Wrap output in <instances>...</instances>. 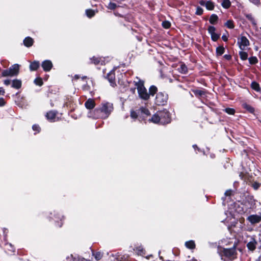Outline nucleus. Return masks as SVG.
<instances>
[{
  "instance_id": "38",
  "label": "nucleus",
  "mask_w": 261,
  "mask_h": 261,
  "mask_svg": "<svg viewBox=\"0 0 261 261\" xmlns=\"http://www.w3.org/2000/svg\"><path fill=\"white\" fill-rule=\"evenodd\" d=\"M101 257H102V254L100 252L96 253L95 254V258L97 260L100 259L101 258Z\"/></svg>"
},
{
  "instance_id": "31",
  "label": "nucleus",
  "mask_w": 261,
  "mask_h": 261,
  "mask_svg": "<svg viewBox=\"0 0 261 261\" xmlns=\"http://www.w3.org/2000/svg\"><path fill=\"white\" fill-rule=\"evenodd\" d=\"M171 24L168 21H164L162 22V26L165 29H168L170 27Z\"/></svg>"
},
{
  "instance_id": "37",
  "label": "nucleus",
  "mask_w": 261,
  "mask_h": 261,
  "mask_svg": "<svg viewBox=\"0 0 261 261\" xmlns=\"http://www.w3.org/2000/svg\"><path fill=\"white\" fill-rule=\"evenodd\" d=\"M196 13L198 15H201L203 13V10L200 7H197Z\"/></svg>"
},
{
  "instance_id": "23",
  "label": "nucleus",
  "mask_w": 261,
  "mask_h": 261,
  "mask_svg": "<svg viewBox=\"0 0 261 261\" xmlns=\"http://www.w3.org/2000/svg\"><path fill=\"white\" fill-rule=\"evenodd\" d=\"M136 252L138 255H143L144 254V249L141 246L136 248Z\"/></svg>"
},
{
  "instance_id": "5",
  "label": "nucleus",
  "mask_w": 261,
  "mask_h": 261,
  "mask_svg": "<svg viewBox=\"0 0 261 261\" xmlns=\"http://www.w3.org/2000/svg\"><path fill=\"white\" fill-rule=\"evenodd\" d=\"M167 95L162 93H159L157 94L155 102L158 105H164L167 101Z\"/></svg>"
},
{
  "instance_id": "12",
  "label": "nucleus",
  "mask_w": 261,
  "mask_h": 261,
  "mask_svg": "<svg viewBox=\"0 0 261 261\" xmlns=\"http://www.w3.org/2000/svg\"><path fill=\"white\" fill-rule=\"evenodd\" d=\"M256 241L252 239V240L247 244V247L250 250L253 251L256 248Z\"/></svg>"
},
{
  "instance_id": "8",
  "label": "nucleus",
  "mask_w": 261,
  "mask_h": 261,
  "mask_svg": "<svg viewBox=\"0 0 261 261\" xmlns=\"http://www.w3.org/2000/svg\"><path fill=\"white\" fill-rule=\"evenodd\" d=\"M247 220L252 224L259 223L261 221L260 215H251L248 217Z\"/></svg>"
},
{
  "instance_id": "2",
  "label": "nucleus",
  "mask_w": 261,
  "mask_h": 261,
  "mask_svg": "<svg viewBox=\"0 0 261 261\" xmlns=\"http://www.w3.org/2000/svg\"><path fill=\"white\" fill-rule=\"evenodd\" d=\"M136 86L137 88L139 97L144 100L148 99L149 98V95L148 94L146 89L144 86L143 82L141 81L136 82Z\"/></svg>"
},
{
  "instance_id": "51",
  "label": "nucleus",
  "mask_w": 261,
  "mask_h": 261,
  "mask_svg": "<svg viewBox=\"0 0 261 261\" xmlns=\"http://www.w3.org/2000/svg\"><path fill=\"white\" fill-rule=\"evenodd\" d=\"M200 95H201L202 94V92L201 91H200L199 93H198Z\"/></svg>"
},
{
  "instance_id": "36",
  "label": "nucleus",
  "mask_w": 261,
  "mask_h": 261,
  "mask_svg": "<svg viewBox=\"0 0 261 261\" xmlns=\"http://www.w3.org/2000/svg\"><path fill=\"white\" fill-rule=\"evenodd\" d=\"M249 62L250 64H255L257 62V59L256 57H252L249 59Z\"/></svg>"
},
{
  "instance_id": "10",
  "label": "nucleus",
  "mask_w": 261,
  "mask_h": 261,
  "mask_svg": "<svg viewBox=\"0 0 261 261\" xmlns=\"http://www.w3.org/2000/svg\"><path fill=\"white\" fill-rule=\"evenodd\" d=\"M199 3L201 6H205L208 10H212L214 9V5L213 3L210 1L205 2L201 1Z\"/></svg>"
},
{
  "instance_id": "21",
  "label": "nucleus",
  "mask_w": 261,
  "mask_h": 261,
  "mask_svg": "<svg viewBox=\"0 0 261 261\" xmlns=\"http://www.w3.org/2000/svg\"><path fill=\"white\" fill-rule=\"evenodd\" d=\"M222 5L224 8H228L230 6V2L229 0H224L222 3Z\"/></svg>"
},
{
  "instance_id": "39",
  "label": "nucleus",
  "mask_w": 261,
  "mask_h": 261,
  "mask_svg": "<svg viewBox=\"0 0 261 261\" xmlns=\"http://www.w3.org/2000/svg\"><path fill=\"white\" fill-rule=\"evenodd\" d=\"M33 129L34 130V131H37L38 132H39L40 130V127L37 125H34L33 126Z\"/></svg>"
},
{
  "instance_id": "4",
  "label": "nucleus",
  "mask_w": 261,
  "mask_h": 261,
  "mask_svg": "<svg viewBox=\"0 0 261 261\" xmlns=\"http://www.w3.org/2000/svg\"><path fill=\"white\" fill-rule=\"evenodd\" d=\"M113 109V105L112 103L107 102L103 103L99 111L104 114V117H107Z\"/></svg>"
},
{
  "instance_id": "29",
  "label": "nucleus",
  "mask_w": 261,
  "mask_h": 261,
  "mask_svg": "<svg viewBox=\"0 0 261 261\" xmlns=\"http://www.w3.org/2000/svg\"><path fill=\"white\" fill-rule=\"evenodd\" d=\"M251 87L252 89L256 91H258L259 89V85L256 82H252L251 84Z\"/></svg>"
},
{
  "instance_id": "28",
  "label": "nucleus",
  "mask_w": 261,
  "mask_h": 261,
  "mask_svg": "<svg viewBox=\"0 0 261 261\" xmlns=\"http://www.w3.org/2000/svg\"><path fill=\"white\" fill-rule=\"evenodd\" d=\"M156 90H157V88L155 86H151L149 88L150 94L151 95H153L156 92Z\"/></svg>"
},
{
  "instance_id": "30",
  "label": "nucleus",
  "mask_w": 261,
  "mask_h": 261,
  "mask_svg": "<svg viewBox=\"0 0 261 261\" xmlns=\"http://www.w3.org/2000/svg\"><path fill=\"white\" fill-rule=\"evenodd\" d=\"M116 7V4L112 2H110L108 5L107 6V8L111 10L115 9Z\"/></svg>"
},
{
  "instance_id": "14",
  "label": "nucleus",
  "mask_w": 261,
  "mask_h": 261,
  "mask_svg": "<svg viewBox=\"0 0 261 261\" xmlns=\"http://www.w3.org/2000/svg\"><path fill=\"white\" fill-rule=\"evenodd\" d=\"M12 87L14 88L19 89L21 87V82L19 80H14L12 81Z\"/></svg>"
},
{
  "instance_id": "20",
  "label": "nucleus",
  "mask_w": 261,
  "mask_h": 261,
  "mask_svg": "<svg viewBox=\"0 0 261 261\" xmlns=\"http://www.w3.org/2000/svg\"><path fill=\"white\" fill-rule=\"evenodd\" d=\"M225 25L230 29L234 28V27L232 20H227L226 22Z\"/></svg>"
},
{
  "instance_id": "47",
  "label": "nucleus",
  "mask_w": 261,
  "mask_h": 261,
  "mask_svg": "<svg viewBox=\"0 0 261 261\" xmlns=\"http://www.w3.org/2000/svg\"><path fill=\"white\" fill-rule=\"evenodd\" d=\"M222 39L224 41H226L227 40V38L226 36H222Z\"/></svg>"
},
{
  "instance_id": "33",
  "label": "nucleus",
  "mask_w": 261,
  "mask_h": 261,
  "mask_svg": "<svg viewBox=\"0 0 261 261\" xmlns=\"http://www.w3.org/2000/svg\"><path fill=\"white\" fill-rule=\"evenodd\" d=\"M34 83L36 85L41 86L43 84L42 79L41 78H37L34 80Z\"/></svg>"
},
{
  "instance_id": "7",
  "label": "nucleus",
  "mask_w": 261,
  "mask_h": 261,
  "mask_svg": "<svg viewBox=\"0 0 261 261\" xmlns=\"http://www.w3.org/2000/svg\"><path fill=\"white\" fill-rule=\"evenodd\" d=\"M244 218H240L238 222H237L234 225L235 231L238 233L242 232L245 229V224L244 223Z\"/></svg>"
},
{
  "instance_id": "18",
  "label": "nucleus",
  "mask_w": 261,
  "mask_h": 261,
  "mask_svg": "<svg viewBox=\"0 0 261 261\" xmlns=\"http://www.w3.org/2000/svg\"><path fill=\"white\" fill-rule=\"evenodd\" d=\"M243 107L250 113L254 112V109L249 105L244 103L243 104Z\"/></svg>"
},
{
  "instance_id": "44",
  "label": "nucleus",
  "mask_w": 261,
  "mask_h": 261,
  "mask_svg": "<svg viewBox=\"0 0 261 261\" xmlns=\"http://www.w3.org/2000/svg\"><path fill=\"white\" fill-rule=\"evenodd\" d=\"M11 83V81L9 80H6L4 81V84L6 85H9Z\"/></svg>"
},
{
  "instance_id": "11",
  "label": "nucleus",
  "mask_w": 261,
  "mask_h": 261,
  "mask_svg": "<svg viewBox=\"0 0 261 261\" xmlns=\"http://www.w3.org/2000/svg\"><path fill=\"white\" fill-rule=\"evenodd\" d=\"M85 106L88 109H92L95 107V102L92 99H89L85 102Z\"/></svg>"
},
{
  "instance_id": "24",
  "label": "nucleus",
  "mask_w": 261,
  "mask_h": 261,
  "mask_svg": "<svg viewBox=\"0 0 261 261\" xmlns=\"http://www.w3.org/2000/svg\"><path fill=\"white\" fill-rule=\"evenodd\" d=\"M246 17L248 19V20L250 21V22L252 23V24L254 26H256V21H255V19H254V18L252 17V15H247Z\"/></svg>"
},
{
  "instance_id": "26",
  "label": "nucleus",
  "mask_w": 261,
  "mask_h": 261,
  "mask_svg": "<svg viewBox=\"0 0 261 261\" xmlns=\"http://www.w3.org/2000/svg\"><path fill=\"white\" fill-rule=\"evenodd\" d=\"M224 48L222 46H219L216 49V52L217 55H221L224 53Z\"/></svg>"
},
{
  "instance_id": "16",
  "label": "nucleus",
  "mask_w": 261,
  "mask_h": 261,
  "mask_svg": "<svg viewBox=\"0 0 261 261\" xmlns=\"http://www.w3.org/2000/svg\"><path fill=\"white\" fill-rule=\"evenodd\" d=\"M56 115V114L55 112L49 111L46 114V117L48 120L52 121L55 118Z\"/></svg>"
},
{
  "instance_id": "3",
  "label": "nucleus",
  "mask_w": 261,
  "mask_h": 261,
  "mask_svg": "<svg viewBox=\"0 0 261 261\" xmlns=\"http://www.w3.org/2000/svg\"><path fill=\"white\" fill-rule=\"evenodd\" d=\"M19 66L15 64L12 65L9 69L3 71V76H13L17 75L19 73Z\"/></svg>"
},
{
  "instance_id": "15",
  "label": "nucleus",
  "mask_w": 261,
  "mask_h": 261,
  "mask_svg": "<svg viewBox=\"0 0 261 261\" xmlns=\"http://www.w3.org/2000/svg\"><path fill=\"white\" fill-rule=\"evenodd\" d=\"M23 43L25 46L30 47L32 45L33 43V40L31 37H27L24 39Z\"/></svg>"
},
{
  "instance_id": "13",
  "label": "nucleus",
  "mask_w": 261,
  "mask_h": 261,
  "mask_svg": "<svg viewBox=\"0 0 261 261\" xmlns=\"http://www.w3.org/2000/svg\"><path fill=\"white\" fill-rule=\"evenodd\" d=\"M39 67V62L38 61H34L30 64V69L31 71L36 70Z\"/></svg>"
},
{
  "instance_id": "19",
  "label": "nucleus",
  "mask_w": 261,
  "mask_h": 261,
  "mask_svg": "<svg viewBox=\"0 0 261 261\" xmlns=\"http://www.w3.org/2000/svg\"><path fill=\"white\" fill-rule=\"evenodd\" d=\"M218 19V16L216 15L213 14L210 18V22L212 24H214L217 22Z\"/></svg>"
},
{
  "instance_id": "35",
  "label": "nucleus",
  "mask_w": 261,
  "mask_h": 261,
  "mask_svg": "<svg viewBox=\"0 0 261 261\" xmlns=\"http://www.w3.org/2000/svg\"><path fill=\"white\" fill-rule=\"evenodd\" d=\"M211 36L212 40L214 41H217L220 37V36L216 33L211 35Z\"/></svg>"
},
{
  "instance_id": "43",
  "label": "nucleus",
  "mask_w": 261,
  "mask_h": 261,
  "mask_svg": "<svg viewBox=\"0 0 261 261\" xmlns=\"http://www.w3.org/2000/svg\"><path fill=\"white\" fill-rule=\"evenodd\" d=\"M5 105V101L3 98H0V106H3Z\"/></svg>"
},
{
  "instance_id": "9",
  "label": "nucleus",
  "mask_w": 261,
  "mask_h": 261,
  "mask_svg": "<svg viewBox=\"0 0 261 261\" xmlns=\"http://www.w3.org/2000/svg\"><path fill=\"white\" fill-rule=\"evenodd\" d=\"M41 66L45 71H49L53 67V64L51 61L47 60L42 63Z\"/></svg>"
},
{
  "instance_id": "34",
  "label": "nucleus",
  "mask_w": 261,
  "mask_h": 261,
  "mask_svg": "<svg viewBox=\"0 0 261 261\" xmlns=\"http://www.w3.org/2000/svg\"><path fill=\"white\" fill-rule=\"evenodd\" d=\"M215 30H216L215 28L213 26H210L208 28V33L211 35L215 33Z\"/></svg>"
},
{
  "instance_id": "48",
  "label": "nucleus",
  "mask_w": 261,
  "mask_h": 261,
  "mask_svg": "<svg viewBox=\"0 0 261 261\" xmlns=\"http://www.w3.org/2000/svg\"><path fill=\"white\" fill-rule=\"evenodd\" d=\"M144 112V113H145L147 115L149 114V111L147 110H145Z\"/></svg>"
},
{
  "instance_id": "46",
  "label": "nucleus",
  "mask_w": 261,
  "mask_h": 261,
  "mask_svg": "<svg viewBox=\"0 0 261 261\" xmlns=\"http://www.w3.org/2000/svg\"><path fill=\"white\" fill-rule=\"evenodd\" d=\"M225 195L226 196H229L231 194V191L230 190H228V191H226L225 193Z\"/></svg>"
},
{
  "instance_id": "41",
  "label": "nucleus",
  "mask_w": 261,
  "mask_h": 261,
  "mask_svg": "<svg viewBox=\"0 0 261 261\" xmlns=\"http://www.w3.org/2000/svg\"><path fill=\"white\" fill-rule=\"evenodd\" d=\"M130 116L132 118H136L137 117V114L135 112L132 111L130 113Z\"/></svg>"
},
{
  "instance_id": "22",
  "label": "nucleus",
  "mask_w": 261,
  "mask_h": 261,
  "mask_svg": "<svg viewBox=\"0 0 261 261\" xmlns=\"http://www.w3.org/2000/svg\"><path fill=\"white\" fill-rule=\"evenodd\" d=\"M178 70L182 73H186L187 72V68L185 65L181 64L180 68H178Z\"/></svg>"
},
{
  "instance_id": "45",
  "label": "nucleus",
  "mask_w": 261,
  "mask_h": 261,
  "mask_svg": "<svg viewBox=\"0 0 261 261\" xmlns=\"http://www.w3.org/2000/svg\"><path fill=\"white\" fill-rule=\"evenodd\" d=\"M5 93V90L3 88H0V95H3Z\"/></svg>"
},
{
  "instance_id": "1",
  "label": "nucleus",
  "mask_w": 261,
  "mask_h": 261,
  "mask_svg": "<svg viewBox=\"0 0 261 261\" xmlns=\"http://www.w3.org/2000/svg\"><path fill=\"white\" fill-rule=\"evenodd\" d=\"M150 121L154 123L160 122L162 124L168 123L170 121L169 114L168 112L160 113L154 115Z\"/></svg>"
},
{
  "instance_id": "32",
  "label": "nucleus",
  "mask_w": 261,
  "mask_h": 261,
  "mask_svg": "<svg viewBox=\"0 0 261 261\" xmlns=\"http://www.w3.org/2000/svg\"><path fill=\"white\" fill-rule=\"evenodd\" d=\"M225 111L228 114L233 115L235 112V110L232 108H226L225 109Z\"/></svg>"
},
{
  "instance_id": "50",
  "label": "nucleus",
  "mask_w": 261,
  "mask_h": 261,
  "mask_svg": "<svg viewBox=\"0 0 261 261\" xmlns=\"http://www.w3.org/2000/svg\"><path fill=\"white\" fill-rule=\"evenodd\" d=\"M254 187L255 189H257L259 187V185L258 184H255Z\"/></svg>"
},
{
  "instance_id": "42",
  "label": "nucleus",
  "mask_w": 261,
  "mask_h": 261,
  "mask_svg": "<svg viewBox=\"0 0 261 261\" xmlns=\"http://www.w3.org/2000/svg\"><path fill=\"white\" fill-rule=\"evenodd\" d=\"M255 5H258L260 4V0H250Z\"/></svg>"
},
{
  "instance_id": "49",
  "label": "nucleus",
  "mask_w": 261,
  "mask_h": 261,
  "mask_svg": "<svg viewBox=\"0 0 261 261\" xmlns=\"http://www.w3.org/2000/svg\"><path fill=\"white\" fill-rule=\"evenodd\" d=\"M225 57L227 59H229L230 58V56H227V55H225Z\"/></svg>"
},
{
  "instance_id": "25",
  "label": "nucleus",
  "mask_w": 261,
  "mask_h": 261,
  "mask_svg": "<svg viewBox=\"0 0 261 261\" xmlns=\"http://www.w3.org/2000/svg\"><path fill=\"white\" fill-rule=\"evenodd\" d=\"M239 55L240 56V58L243 60H245L247 59L248 57V55L246 52H244L243 51H241L240 52Z\"/></svg>"
},
{
  "instance_id": "40",
  "label": "nucleus",
  "mask_w": 261,
  "mask_h": 261,
  "mask_svg": "<svg viewBox=\"0 0 261 261\" xmlns=\"http://www.w3.org/2000/svg\"><path fill=\"white\" fill-rule=\"evenodd\" d=\"M92 60L93 61V62L95 64H97L99 63V60L98 59L95 58V57H93L92 59Z\"/></svg>"
},
{
  "instance_id": "17",
  "label": "nucleus",
  "mask_w": 261,
  "mask_h": 261,
  "mask_svg": "<svg viewBox=\"0 0 261 261\" xmlns=\"http://www.w3.org/2000/svg\"><path fill=\"white\" fill-rule=\"evenodd\" d=\"M185 245L189 249H194L195 247V244L193 241L186 242L185 243Z\"/></svg>"
},
{
  "instance_id": "27",
  "label": "nucleus",
  "mask_w": 261,
  "mask_h": 261,
  "mask_svg": "<svg viewBox=\"0 0 261 261\" xmlns=\"http://www.w3.org/2000/svg\"><path fill=\"white\" fill-rule=\"evenodd\" d=\"M86 13L89 17H91L95 15V12L91 9L87 10Z\"/></svg>"
},
{
  "instance_id": "6",
  "label": "nucleus",
  "mask_w": 261,
  "mask_h": 261,
  "mask_svg": "<svg viewBox=\"0 0 261 261\" xmlns=\"http://www.w3.org/2000/svg\"><path fill=\"white\" fill-rule=\"evenodd\" d=\"M238 43L239 45L240 48L243 50L245 49L247 46L249 45V42L246 37L242 36L238 39Z\"/></svg>"
}]
</instances>
